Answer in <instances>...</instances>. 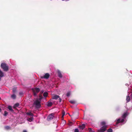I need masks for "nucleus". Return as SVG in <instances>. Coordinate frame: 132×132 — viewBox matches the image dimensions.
<instances>
[{
	"label": "nucleus",
	"instance_id": "c756f323",
	"mask_svg": "<svg viewBox=\"0 0 132 132\" xmlns=\"http://www.w3.org/2000/svg\"><path fill=\"white\" fill-rule=\"evenodd\" d=\"M65 114V112L64 111H63L62 112V115H63V116H64Z\"/></svg>",
	"mask_w": 132,
	"mask_h": 132
},
{
	"label": "nucleus",
	"instance_id": "0eeeda50",
	"mask_svg": "<svg viewBox=\"0 0 132 132\" xmlns=\"http://www.w3.org/2000/svg\"><path fill=\"white\" fill-rule=\"evenodd\" d=\"M50 76V74L48 73H46L44 76H41L40 77L42 79H47L49 78Z\"/></svg>",
	"mask_w": 132,
	"mask_h": 132
},
{
	"label": "nucleus",
	"instance_id": "7ed1b4c3",
	"mask_svg": "<svg viewBox=\"0 0 132 132\" xmlns=\"http://www.w3.org/2000/svg\"><path fill=\"white\" fill-rule=\"evenodd\" d=\"M33 94L35 96H36L37 94L40 91V89L38 88H35L32 89Z\"/></svg>",
	"mask_w": 132,
	"mask_h": 132
},
{
	"label": "nucleus",
	"instance_id": "f8f14e48",
	"mask_svg": "<svg viewBox=\"0 0 132 132\" xmlns=\"http://www.w3.org/2000/svg\"><path fill=\"white\" fill-rule=\"evenodd\" d=\"M126 100L127 102H129L130 100V98L129 95L126 96Z\"/></svg>",
	"mask_w": 132,
	"mask_h": 132
},
{
	"label": "nucleus",
	"instance_id": "a211bd4d",
	"mask_svg": "<svg viewBox=\"0 0 132 132\" xmlns=\"http://www.w3.org/2000/svg\"><path fill=\"white\" fill-rule=\"evenodd\" d=\"M5 129L6 130L11 129V128L9 126H6L4 127Z\"/></svg>",
	"mask_w": 132,
	"mask_h": 132
},
{
	"label": "nucleus",
	"instance_id": "72a5a7b5",
	"mask_svg": "<svg viewBox=\"0 0 132 132\" xmlns=\"http://www.w3.org/2000/svg\"><path fill=\"white\" fill-rule=\"evenodd\" d=\"M88 129H89V131H91L92 130V129L91 128H89Z\"/></svg>",
	"mask_w": 132,
	"mask_h": 132
},
{
	"label": "nucleus",
	"instance_id": "f257e3e1",
	"mask_svg": "<svg viewBox=\"0 0 132 132\" xmlns=\"http://www.w3.org/2000/svg\"><path fill=\"white\" fill-rule=\"evenodd\" d=\"M1 67L4 71H7L9 70V66L5 63H2L1 64Z\"/></svg>",
	"mask_w": 132,
	"mask_h": 132
},
{
	"label": "nucleus",
	"instance_id": "c85d7f7f",
	"mask_svg": "<svg viewBox=\"0 0 132 132\" xmlns=\"http://www.w3.org/2000/svg\"><path fill=\"white\" fill-rule=\"evenodd\" d=\"M74 132H79L78 129H75Z\"/></svg>",
	"mask_w": 132,
	"mask_h": 132
},
{
	"label": "nucleus",
	"instance_id": "2eb2a0df",
	"mask_svg": "<svg viewBox=\"0 0 132 132\" xmlns=\"http://www.w3.org/2000/svg\"><path fill=\"white\" fill-rule=\"evenodd\" d=\"M19 105V104L18 103H17L15 104L13 106V108H15L16 107H18Z\"/></svg>",
	"mask_w": 132,
	"mask_h": 132
},
{
	"label": "nucleus",
	"instance_id": "b1692460",
	"mask_svg": "<svg viewBox=\"0 0 132 132\" xmlns=\"http://www.w3.org/2000/svg\"><path fill=\"white\" fill-rule=\"evenodd\" d=\"M26 114L27 115H29V116H32L33 115V114L30 112H27V113H26Z\"/></svg>",
	"mask_w": 132,
	"mask_h": 132
},
{
	"label": "nucleus",
	"instance_id": "e433bc0d",
	"mask_svg": "<svg viewBox=\"0 0 132 132\" xmlns=\"http://www.w3.org/2000/svg\"><path fill=\"white\" fill-rule=\"evenodd\" d=\"M63 117H64V116H63V115H62V118H63Z\"/></svg>",
	"mask_w": 132,
	"mask_h": 132
},
{
	"label": "nucleus",
	"instance_id": "f03ea898",
	"mask_svg": "<svg viewBox=\"0 0 132 132\" xmlns=\"http://www.w3.org/2000/svg\"><path fill=\"white\" fill-rule=\"evenodd\" d=\"M40 102L38 99H36L34 101L33 105H35L36 108H39L41 106Z\"/></svg>",
	"mask_w": 132,
	"mask_h": 132
},
{
	"label": "nucleus",
	"instance_id": "393cba45",
	"mask_svg": "<svg viewBox=\"0 0 132 132\" xmlns=\"http://www.w3.org/2000/svg\"><path fill=\"white\" fill-rule=\"evenodd\" d=\"M70 94H71V93H70V92L69 91V92H68L67 93V94H66L67 96V97H69L70 95Z\"/></svg>",
	"mask_w": 132,
	"mask_h": 132
},
{
	"label": "nucleus",
	"instance_id": "aec40b11",
	"mask_svg": "<svg viewBox=\"0 0 132 132\" xmlns=\"http://www.w3.org/2000/svg\"><path fill=\"white\" fill-rule=\"evenodd\" d=\"M16 89L17 87H14L13 88L12 91L13 93H14L16 92Z\"/></svg>",
	"mask_w": 132,
	"mask_h": 132
},
{
	"label": "nucleus",
	"instance_id": "4468645a",
	"mask_svg": "<svg viewBox=\"0 0 132 132\" xmlns=\"http://www.w3.org/2000/svg\"><path fill=\"white\" fill-rule=\"evenodd\" d=\"M4 76V75L3 72L1 71L0 69V77H3Z\"/></svg>",
	"mask_w": 132,
	"mask_h": 132
},
{
	"label": "nucleus",
	"instance_id": "2f4dec72",
	"mask_svg": "<svg viewBox=\"0 0 132 132\" xmlns=\"http://www.w3.org/2000/svg\"><path fill=\"white\" fill-rule=\"evenodd\" d=\"M72 122H70L69 123V125H71L72 124Z\"/></svg>",
	"mask_w": 132,
	"mask_h": 132
},
{
	"label": "nucleus",
	"instance_id": "bb28decb",
	"mask_svg": "<svg viewBox=\"0 0 132 132\" xmlns=\"http://www.w3.org/2000/svg\"><path fill=\"white\" fill-rule=\"evenodd\" d=\"M8 113L6 112V111H4V116H6L7 114H8Z\"/></svg>",
	"mask_w": 132,
	"mask_h": 132
},
{
	"label": "nucleus",
	"instance_id": "412c9836",
	"mask_svg": "<svg viewBox=\"0 0 132 132\" xmlns=\"http://www.w3.org/2000/svg\"><path fill=\"white\" fill-rule=\"evenodd\" d=\"M48 95V93L46 92H45L43 94V96L45 97H46Z\"/></svg>",
	"mask_w": 132,
	"mask_h": 132
},
{
	"label": "nucleus",
	"instance_id": "dca6fc26",
	"mask_svg": "<svg viewBox=\"0 0 132 132\" xmlns=\"http://www.w3.org/2000/svg\"><path fill=\"white\" fill-rule=\"evenodd\" d=\"M69 102L72 104H75L76 103V101L74 100H70Z\"/></svg>",
	"mask_w": 132,
	"mask_h": 132
},
{
	"label": "nucleus",
	"instance_id": "7c9ffc66",
	"mask_svg": "<svg viewBox=\"0 0 132 132\" xmlns=\"http://www.w3.org/2000/svg\"><path fill=\"white\" fill-rule=\"evenodd\" d=\"M19 94L20 95H23V93L22 92H20L19 93Z\"/></svg>",
	"mask_w": 132,
	"mask_h": 132
},
{
	"label": "nucleus",
	"instance_id": "f3484780",
	"mask_svg": "<svg viewBox=\"0 0 132 132\" xmlns=\"http://www.w3.org/2000/svg\"><path fill=\"white\" fill-rule=\"evenodd\" d=\"M52 104L53 103L52 102H48L47 106H48L50 107L52 105Z\"/></svg>",
	"mask_w": 132,
	"mask_h": 132
},
{
	"label": "nucleus",
	"instance_id": "ea45409f",
	"mask_svg": "<svg viewBox=\"0 0 132 132\" xmlns=\"http://www.w3.org/2000/svg\"><path fill=\"white\" fill-rule=\"evenodd\" d=\"M131 95H132V94H131Z\"/></svg>",
	"mask_w": 132,
	"mask_h": 132
},
{
	"label": "nucleus",
	"instance_id": "6e6552de",
	"mask_svg": "<svg viewBox=\"0 0 132 132\" xmlns=\"http://www.w3.org/2000/svg\"><path fill=\"white\" fill-rule=\"evenodd\" d=\"M125 120L124 119H121V118H119L117 120L116 123V124H117L120 123H122Z\"/></svg>",
	"mask_w": 132,
	"mask_h": 132
},
{
	"label": "nucleus",
	"instance_id": "39448f33",
	"mask_svg": "<svg viewBox=\"0 0 132 132\" xmlns=\"http://www.w3.org/2000/svg\"><path fill=\"white\" fill-rule=\"evenodd\" d=\"M54 113H52L50 114L47 117V120L49 121L52 120L54 117Z\"/></svg>",
	"mask_w": 132,
	"mask_h": 132
},
{
	"label": "nucleus",
	"instance_id": "1a4fd4ad",
	"mask_svg": "<svg viewBox=\"0 0 132 132\" xmlns=\"http://www.w3.org/2000/svg\"><path fill=\"white\" fill-rule=\"evenodd\" d=\"M57 72L58 77L60 78H62V76L60 71L58 70L57 71Z\"/></svg>",
	"mask_w": 132,
	"mask_h": 132
},
{
	"label": "nucleus",
	"instance_id": "4be33fe9",
	"mask_svg": "<svg viewBox=\"0 0 132 132\" xmlns=\"http://www.w3.org/2000/svg\"><path fill=\"white\" fill-rule=\"evenodd\" d=\"M27 119L29 122H31L33 120V118L32 117L30 118H28Z\"/></svg>",
	"mask_w": 132,
	"mask_h": 132
},
{
	"label": "nucleus",
	"instance_id": "5701e85b",
	"mask_svg": "<svg viewBox=\"0 0 132 132\" xmlns=\"http://www.w3.org/2000/svg\"><path fill=\"white\" fill-rule=\"evenodd\" d=\"M101 124L102 126L106 125V122L105 121H102L101 122Z\"/></svg>",
	"mask_w": 132,
	"mask_h": 132
},
{
	"label": "nucleus",
	"instance_id": "423d86ee",
	"mask_svg": "<svg viewBox=\"0 0 132 132\" xmlns=\"http://www.w3.org/2000/svg\"><path fill=\"white\" fill-rule=\"evenodd\" d=\"M107 127V125L103 126L101 128L100 130H98V132H104L106 130V128Z\"/></svg>",
	"mask_w": 132,
	"mask_h": 132
},
{
	"label": "nucleus",
	"instance_id": "ddd939ff",
	"mask_svg": "<svg viewBox=\"0 0 132 132\" xmlns=\"http://www.w3.org/2000/svg\"><path fill=\"white\" fill-rule=\"evenodd\" d=\"M11 98H12L13 99H16V95L14 94H12L11 96Z\"/></svg>",
	"mask_w": 132,
	"mask_h": 132
},
{
	"label": "nucleus",
	"instance_id": "a878e982",
	"mask_svg": "<svg viewBox=\"0 0 132 132\" xmlns=\"http://www.w3.org/2000/svg\"><path fill=\"white\" fill-rule=\"evenodd\" d=\"M39 99H38L40 101L43 98V97L41 95H40L39 96Z\"/></svg>",
	"mask_w": 132,
	"mask_h": 132
},
{
	"label": "nucleus",
	"instance_id": "cd10ccee",
	"mask_svg": "<svg viewBox=\"0 0 132 132\" xmlns=\"http://www.w3.org/2000/svg\"><path fill=\"white\" fill-rule=\"evenodd\" d=\"M112 129L111 128H110L108 130V132H112Z\"/></svg>",
	"mask_w": 132,
	"mask_h": 132
},
{
	"label": "nucleus",
	"instance_id": "c9c22d12",
	"mask_svg": "<svg viewBox=\"0 0 132 132\" xmlns=\"http://www.w3.org/2000/svg\"><path fill=\"white\" fill-rule=\"evenodd\" d=\"M43 92H44V91H43V90H42V93H43Z\"/></svg>",
	"mask_w": 132,
	"mask_h": 132
},
{
	"label": "nucleus",
	"instance_id": "9b49d317",
	"mask_svg": "<svg viewBox=\"0 0 132 132\" xmlns=\"http://www.w3.org/2000/svg\"><path fill=\"white\" fill-rule=\"evenodd\" d=\"M85 124H82L81 126H79V127L80 129L83 130L85 128Z\"/></svg>",
	"mask_w": 132,
	"mask_h": 132
},
{
	"label": "nucleus",
	"instance_id": "f704fd0d",
	"mask_svg": "<svg viewBox=\"0 0 132 132\" xmlns=\"http://www.w3.org/2000/svg\"><path fill=\"white\" fill-rule=\"evenodd\" d=\"M2 111V110L0 108V112H1Z\"/></svg>",
	"mask_w": 132,
	"mask_h": 132
},
{
	"label": "nucleus",
	"instance_id": "4c0bfd02",
	"mask_svg": "<svg viewBox=\"0 0 132 132\" xmlns=\"http://www.w3.org/2000/svg\"><path fill=\"white\" fill-rule=\"evenodd\" d=\"M1 77H0V81L1 80Z\"/></svg>",
	"mask_w": 132,
	"mask_h": 132
},
{
	"label": "nucleus",
	"instance_id": "6ab92c4d",
	"mask_svg": "<svg viewBox=\"0 0 132 132\" xmlns=\"http://www.w3.org/2000/svg\"><path fill=\"white\" fill-rule=\"evenodd\" d=\"M8 108L10 111L12 112H14L13 110L12 109V107L11 106H8Z\"/></svg>",
	"mask_w": 132,
	"mask_h": 132
},
{
	"label": "nucleus",
	"instance_id": "9d476101",
	"mask_svg": "<svg viewBox=\"0 0 132 132\" xmlns=\"http://www.w3.org/2000/svg\"><path fill=\"white\" fill-rule=\"evenodd\" d=\"M128 115V113L127 112L125 113L122 116V117L123 119H125L126 117Z\"/></svg>",
	"mask_w": 132,
	"mask_h": 132
},
{
	"label": "nucleus",
	"instance_id": "473e14b6",
	"mask_svg": "<svg viewBox=\"0 0 132 132\" xmlns=\"http://www.w3.org/2000/svg\"><path fill=\"white\" fill-rule=\"evenodd\" d=\"M23 132H27V131L26 130H23Z\"/></svg>",
	"mask_w": 132,
	"mask_h": 132
},
{
	"label": "nucleus",
	"instance_id": "20e7f679",
	"mask_svg": "<svg viewBox=\"0 0 132 132\" xmlns=\"http://www.w3.org/2000/svg\"><path fill=\"white\" fill-rule=\"evenodd\" d=\"M52 98L53 100H56L58 98L59 99V101L60 102H61L62 101L60 97L59 96L56 94L53 95L52 96Z\"/></svg>",
	"mask_w": 132,
	"mask_h": 132
},
{
	"label": "nucleus",
	"instance_id": "58836bf2",
	"mask_svg": "<svg viewBox=\"0 0 132 132\" xmlns=\"http://www.w3.org/2000/svg\"><path fill=\"white\" fill-rule=\"evenodd\" d=\"M94 132V131H92V132Z\"/></svg>",
	"mask_w": 132,
	"mask_h": 132
}]
</instances>
